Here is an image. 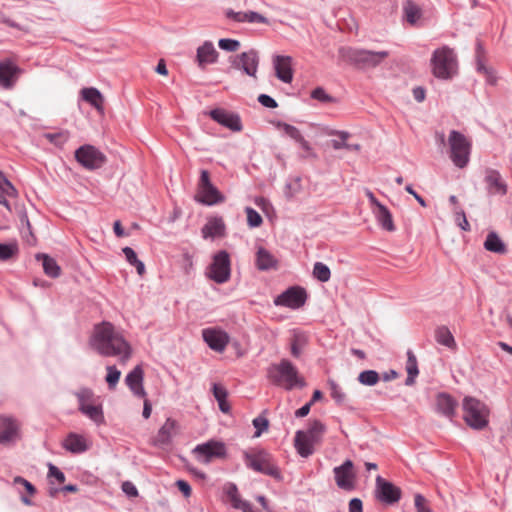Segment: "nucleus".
Segmentation results:
<instances>
[{"mask_svg":"<svg viewBox=\"0 0 512 512\" xmlns=\"http://www.w3.org/2000/svg\"><path fill=\"white\" fill-rule=\"evenodd\" d=\"M90 346L101 356L119 357L122 362H126L132 354L131 346L123 335L105 321L95 326Z\"/></svg>","mask_w":512,"mask_h":512,"instance_id":"1","label":"nucleus"},{"mask_svg":"<svg viewBox=\"0 0 512 512\" xmlns=\"http://www.w3.org/2000/svg\"><path fill=\"white\" fill-rule=\"evenodd\" d=\"M267 377L274 385L287 391L306 386V382L299 375L298 369L288 359H282L279 363L272 364L267 369Z\"/></svg>","mask_w":512,"mask_h":512,"instance_id":"2","label":"nucleus"},{"mask_svg":"<svg viewBox=\"0 0 512 512\" xmlns=\"http://www.w3.org/2000/svg\"><path fill=\"white\" fill-rule=\"evenodd\" d=\"M339 54L344 61L362 70L377 67L389 55L387 51L376 52L355 47H342Z\"/></svg>","mask_w":512,"mask_h":512,"instance_id":"3","label":"nucleus"},{"mask_svg":"<svg viewBox=\"0 0 512 512\" xmlns=\"http://www.w3.org/2000/svg\"><path fill=\"white\" fill-rule=\"evenodd\" d=\"M433 75L441 80L452 79L457 74V56L449 46H442L433 51L431 57Z\"/></svg>","mask_w":512,"mask_h":512,"instance_id":"4","label":"nucleus"},{"mask_svg":"<svg viewBox=\"0 0 512 512\" xmlns=\"http://www.w3.org/2000/svg\"><path fill=\"white\" fill-rule=\"evenodd\" d=\"M243 460L248 469L276 480L282 479L279 468L272 463V455L265 449L256 448L251 451H243Z\"/></svg>","mask_w":512,"mask_h":512,"instance_id":"5","label":"nucleus"},{"mask_svg":"<svg viewBox=\"0 0 512 512\" xmlns=\"http://www.w3.org/2000/svg\"><path fill=\"white\" fill-rule=\"evenodd\" d=\"M463 419L474 430H483L489 424V409L482 401L466 396L462 402Z\"/></svg>","mask_w":512,"mask_h":512,"instance_id":"6","label":"nucleus"},{"mask_svg":"<svg viewBox=\"0 0 512 512\" xmlns=\"http://www.w3.org/2000/svg\"><path fill=\"white\" fill-rule=\"evenodd\" d=\"M195 200L205 206H214L225 201V196L211 182L207 170H201Z\"/></svg>","mask_w":512,"mask_h":512,"instance_id":"7","label":"nucleus"},{"mask_svg":"<svg viewBox=\"0 0 512 512\" xmlns=\"http://www.w3.org/2000/svg\"><path fill=\"white\" fill-rule=\"evenodd\" d=\"M450 146V158L458 168L467 166L470 159V143L459 131L452 130L448 138Z\"/></svg>","mask_w":512,"mask_h":512,"instance_id":"8","label":"nucleus"},{"mask_svg":"<svg viewBox=\"0 0 512 512\" xmlns=\"http://www.w3.org/2000/svg\"><path fill=\"white\" fill-rule=\"evenodd\" d=\"M206 275L217 284L226 283L231 276V262L229 253L220 250L214 254L211 264L207 268Z\"/></svg>","mask_w":512,"mask_h":512,"instance_id":"9","label":"nucleus"},{"mask_svg":"<svg viewBox=\"0 0 512 512\" xmlns=\"http://www.w3.org/2000/svg\"><path fill=\"white\" fill-rule=\"evenodd\" d=\"M74 156L76 161L89 171L100 169L107 162L105 154L90 144H84L77 148Z\"/></svg>","mask_w":512,"mask_h":512,"instance_id":"10","label":"nucleus"},{"mask_svg":"<svg viewBox=\"0 0 512 512\" xmlns=\"http://www.w3.org/2000/svg\"><path fill=\"white\" fill-rule=\"evenodd\" d=\"M192 452L196 459L203 464H209L213 459H222L227 455L225 444L216 440L198 444Z\"/></svg>","mask_w":512,"mask_h":512,"instance_id":"11","label":"nucleus"},{"mask_svg":"<svg viewBox=\"0 0 512 512\" xmlns=\"http://www.w3.org/2000/svg\"><path fill=\"white\" fill-rule=\"evenodd\" d=\"M307 300V292L303 287L292 286L287 288L274 299L276 306H283L293 310L301 308Z\"/></svg>","mask_w":512,"mask_h":512,"instance_id":"12","label":"nucleus"},{"mask_svg":"<svg viewBox=\"0 0 512 512\" xmlns=\"http://www.w3.org/2000/svg\"><path fill=\"white\" fill-rule=\"evenodd\" d=\"M231 67L255 77L259 66V55L254 49L230 57Z\"/></svg>","mask_w":512,"mask_h":512,"instance_id":"13","label":"nucleus"},{"mask_svg":"<svg viewBox=\"0 0 512 512\" xmlns=\"http://www.w3.org/2000/svg\"><path fill=\"white\" fill-rule=\"evenodd\" d=\"M21 423L10 415H0V445H13L20 438Z\"/></svg>","mask_w":512,"mask_h":512,"instance_id":"14","label":"nucleus"},{"mask_svg":"<svg viewBox=\"0 0 512 512\" xmlns=\"http://www.w3.org/2000/svg\"><path fill=\"white\" fill-rule=\"evenodd\" d=\"M375 495L380 502L386 505H394L401 499L402 491L392 482L377 476Z\"/></svg>","mask_w":512,"mask_h":512,"instance_id":"15","label":"nucleus"},{"mask_svg":"<svg viewBox=\"0 0 512 512\" xmlns=\"http://www.w3.org/2000/svg\"><path fill=\"white\" fill-rule=\"evenodd\" d=\"M23 70L11 59L0 61V88L11 90L16 85Z\"/></svg>","mask_w":512,"mask_h":512,"instance_id":"16","label":"nucleus"},{"mask_svg":"<svg viewBox=\"0 0 512 512\" xmlns=\"http://www.w3.org/2000/svg\"><path fill=\"white\" fill-rule=\"evenodd\" d=\"M353 468L354 464L350 459H346L341 465L334 467L335 481L339 488L347 491L354 489L355 474Z\"/></svg>","mask_w":512,"mask_h":512,"instance_id":"17","label":"nucleus"},{"mask_svg":"<svg viewBox=\"0 0 512 512\" xmlns=\"http://www.w3.org/2000/svg\"><path fill=\"white\" fill-rule=\"evenodd\" d=\"M209 116L212 120L231 131L239 132L242 130L241 119L237 113L229 112L222 108H215L210 110Z\"/></svg>","mask_w":512,"mask_h":512,"instance_id":"18","label":"nucleus"},{"mask_svg":"<svg viewBox=\"0 0 512 512\" xmlns=\"http://www.w3.org/2000/svg\"><path fill=\"white\" fill-rule=\"evenodd\" d=\"M202 337L208 347L216 352H223L230 340L227 332L216 328L203 329Z\"/></svg>","mask_w":512,"mask_h":512,"instance_id":"19","label":"nucleus"},{"mask_svg":"<svg viewBox=\"0 0 512 512\" xmlns=\"http://www.w3.org/2000/svg\"><path fill=\"white\" fill-rule=\"evenodd\" d=\"M177 427L178 423L175 419L167 418L153 438V445L160 449L167 448L172 443V438L176 433Z\"/></svg>","mask_w":512,"mask_h":512,"instance_id":"20","label":"nucleus"},{"mask_svg":"<svg viewBox=\"0 0 512 512\" xmlns=\"http://www.w3.org/2000/svg\"><path fill=\"white\" fill-rule=\"evenodd\" d=\"M277 127L279 129H282L285 135L294 140L299 145V147L304 150L305 154L302 155V157L316 156L315 153L313 152L310 143L307 140H305L301 131L297 127L282 121H279L277 123Z\"/></svg>","mask_w":512,"mask_h":512,"instance_id":"21","label":"nucleus"},{"mask_svg":"<svg viewBox=\"0 0 512 512\" xmlns=\"http://www.w3.org/2000/svg\"><path fill=\"white\" fill-rule=\"evenodd\" d=\"M276 77L284 83L293 80L292 58L290 56L276 55L273 58Z\"/></svg>","mask_w":512,"mask_h":512,"instance_id":"22","label":"nucleus"},{"mask_svg":"<svg viewBox=\"0 0 512 512\" xmlns=\"http://www.w3.org/2000/svg\"><path fill=\"white\" fill-rule=\"evenodd\" d=\"M62 447L71 454H82L90 448V444L83 435L70 432L63 440Z\"/></svg>","mask_w":512,"mask_h":512,"instance_id":"23","label":"nucleus"},{"mask_svg":"<svg viewBox=\"0 0 512 512\" xmlns=\"http://www.w3.org/2000/svg\"><path fill=\"white\" fill-rule=\"evenodd\" d=\"M218 52L211 41H205L197 48L196 62L198 67L205 69L209 64H214L218 59Z\"/></svg>","mask_w":512,"mask_h":512,"instance_id":"24","label":"nucleus"},{"mask_svg":"<svg viewBox=\"0 0 512 512\" xmlns=\"http://www.w3.org/2000/svg\"><path fill=\"white\" fill-rule=\"evenodd\" d=\"M484 181L487 185L488 193L501 196L506 194L507 185L497 170L487 169Z\"/></svg>","mask_w":512,"mask_h":512,"instance_id":"25","label":"nucleus"},{"mask_svg":"<svg viewBox=\"0 0 512 512\" xmlns=\"http://www.w3.org/2000/svg\"><path fill=\"white\" fill-rule=\"evenodd\" d=\"M144 372L141 366L134 367L125 377V383L134 395L144 397L146 395L143 387Z\"/></svg>","mask_w":512,"mask_h":512,"instance_id":"26","label":"nucleus"},{"mask_svg":"<svg viewBox=\"0 0 512 512\" xmlns=\"http://www.w3.org/2000/svg\"><path fill=\"white\" fill-rule=\"evenodd\" d=\"M227 18L239 23L269 24L268 18L255 11L235 12L232 9L226 11Z\"/></svg>","mask_w":512,"mask_h":512,"instance_id":"27","label":"nucleus"},{"mask_svg":"<svg viewBox=\"0 0 512 512\" xmlns=\"http://www.w3.org/2000/svg\"><path fill=\"white\" fill-rule=\"evenodd\" d=\"M437 410L443 416L452 418L455 415V409L457 407L456 400L448 393L441 392L436 398Z\"/></svg>","mask_w":512,"mask_h":512,"instance_id":"28","label":"nucleus"},{"mask_svg":"<svg viewBox=\"0 0 512 512\" xmlns=\"http://www.w3.org/2000/svg\"><path fill=\"white\" fill-rule=\"evenodd\" d=\"M314 445L315 443L304 436L303 430H298L295 433L294 446L301 457L308 458L311 456L314 453Z\"/></svg>","mask_w":512,"mask_h":512,"instance_id":"29","label":"nucleus"},{"mask_svg":"<svg viewBox=\"0 0 512 512\" xmlns=\"http://www.w3.org/2000/svg\"><path fill=\"white\" fill-rule=\"evenodd\" d=\"M36 260L42 262L44 273L47 276L51 278H57L60 276L61 268L54 258L45 253H38L36 255Z\"/></svg>","mask_w":512,"mask_h":512,"instance_id":"30","label":"nucleus"},{"mask_svg":"<svg viewBox=\"0 0 512 512\" xmlns=\"http://www.w3.org/2000/svg\"><path fill=\"white\" fill-rule=\"evenodd\" d=\"M256 266L261 271H267L276 268L277 260L268 250L260 247L256 253Z\"/></svg>","mask_w":512,"mask_h":512,"instance_id":"31","label":"nucleus"},{"mask_svg":"<svg viewBox=\"0 0 512 512\" xmlns=\"http://www.w3.org/2000/svg\"><path fill=\"white\" fill-rule=\"evenodd\" d=\"M79 411L88 417L91 421H93L96 425H102L105 423L103 407L101 404L93 405L89 403L85 406L81 405Z\"/></svg>","mask_w":512,"mask_h":512,"instance_id":"32","label":"nucleus"},{"mask_svg":"<svg viewBox=\"0 0 512 512\" xmlns=\"http://www.w3.org/2000/svg\"><path fill=\"white\" fill-rule=\"evenodd\" d=\"M435 340L452 351L457 348L455 338L447 326H439L435 329Z\"/></svg>","mask_w":512,"mask_h":512,"instance_id":"33","label":"nucleus"},{"mask_svg":"<svg viewBox=\"0 0 512 512\" xmlns=\"http://www.w3.org/2000/svg\"><path fill=\"white\" fill-rule=\"evenodd\" d=\"M325 430L326 426L320 420L314 419L309 422L307 429L303 430V433L306 438L316 444L320 442Z\"/></svg>","mask_w":512,"mask_h":512,"instance_id":"34","label":"nucleus"},{"mask_svg":"<svg viewBox=\"0 0 512 512\" xmlns=\"http://www.w3.org/2000/svg\"><path fill=\"white\" fill-rule=\"evenodd\" d=\"M374 213L382 229L390 232L395 230L392 214L385 205H379V208Z\"/></svg>","mask_w":512,"mask_h":512,"instance_id":"35","label":"nucleus"},{"mask_svg":"<svg viewBox=\"0 0 512 512\" xmlns=\"http://www.w3.org/2000/svg\"><path fill=\"white\" fill-rule=\"evenodd\" d=\"M82 99L96 109H100L104 99L101 92L94 87L83 88L81 90Z\"/></svg>","mask_w":512,"mask_h":512,"instance_id":"36","label":"nucleus"},{"mask_svg":"<svg viewBox=\"0 0 512 512\" xmlns=\"http://www.w3.org/2000/svg\"><path fill=\"white\" fill-rule=\"evenodd\" d=\"M212 392L214 398L218 402L220 411L223 413H228L230 411V405L227 401V389L221 384L214 383L212 386Z\"/></svg>","mask_w":512,"mask_h":512,"instance_id":"37","label":"nucleus"},{"mask_svg":"<svg viewBox=\"0 0 512 512\" xmlns=\"http://www.w3.org/2000/svg\"><path fill=\"white\" fill-rule=\"evenodd\" d=\"M484 248L490 252L503 254L506 252V246L494 231L489 232L484 242Z\"/></svg>","mask_w":512,"mask_h":512,"instance_id":"38","label":"nucleus"},{"mask_svg":"<svg viewBox=\"0 0 512 512\" xmlns=\"http://www.w3.org/2000/svg\"><path fill=\"white\" fill-rule=\"evenodd\" d=\"M223 230V220L221 218H214L204 225V227L202 228V234L204 238H214L216 236L222 235Z\"/></svg>","mask_w":512,"mask_h":512,"instance_id":"39","label":"nucleus"},{"mask_svg":"<svg viewBox=\"0 0 512 512\" xmlns=\"http://www.w3.org/2000/svg\"><path fill=\"white\" fill-rule=\"evenodd\" d=\"M403 12L407 22L411 25L416 24L422 16L420 7L411 0L403 3Z\"/></svg>","mask_w":512,"mask_h":512,"instance_id":"40","label":"nucleus"},{"mask_svg":"<svg viewBox=\"0 0 512 512\" xmlns=\"http://www.w3.org/2000/svg\"><path fill=\"white\" fill-rule=\"evenodd\" d=\"M44 138L56 147L62 148L70 138V132L66 129L57 132H49L44 134Z\"/></svg>","mask_w":512,"mask_h":512,"instance_id":"41","label":"nucleus"},{"mask_svg":"<svg viewBox=\"0 0 512 512\" xmlns=\"http://www.w3.org/2000/svg\"><path fill=\"white\" fill-rule=\"evenodd\" d=\"M313 277L322 283L328 282L331 277L330 268L322 262H316L313 267Z\"/></svg>","mask_w":512,"mask_h":512,"instance_id":"42","label":"nucleus"},{"mask_svg":"<svg viewBox=\"0 0 512 512\" xmlns=\"http://www.w3.org/2000/svg\"><path fill=\"white\" fill-rule=\"evenodd\" d=\"M358 381L365 386H374L380 380V375L376 370H364L359 373Z\"/></svg>","mask_w":512,"mask_h":512,"instance_id":"43","label":"nucleus"},{"mask_svg":"<svg viewBox=\"0 0 512 512\" xmlns=\"http://www.w3.org/2000/svg\"><path fill=\"white\" fill-rule=\"evenodd\" d=\"M225 493L227 497L231 500L232 507L238 509L241 506V503H244L246 500L241 499L237 485L234 483H228L225 488Z\"/></svg>","mask_w":512,"mask_h":512,"instance_id":"44","label":"nucleus"},{"mask_svg":"<svg viewBox=\"0 0 512 512\" xmlns=\"http://www.w3.org/2000/svg\"><path fill=\"white\" fill-rule=\"evenodd\" d=\"M16 242L0 243V261H7L18 253Z\"/></svg>","mask_w":512,"mask_h":512,"instance_id":"45","label":"nucleus"},{"mask_svg":"<svg viewBox=\"0 0 512 512\" xmlns=\"http://www.w3.org/2000/svg\"><path fill=\"white\" fill-rule=\"evenodd\" d=\"M107 374L105 377V381L109 387L110 390H113L120 379L121 371L117 369L115 365H109L106 367Z\"/></svg>","mask_w":512,"mask_h":512,"instance_id":"46","label":"nucleus"},{"mask_svg":"<svg viewBox=\"0 0 512 512\" xmlns=\"http://www.w3.org/2000/svg\"><path fill=\"white\" fill-rule=\"evenodd\" d=\"M328 385L333 400L339 405L343 404L346 400V394L343 392L342 388L332 379L328 380Z\"/></svg>","mask_w":512,"mask_h":512,"instance_id":"47","label":"nucleus"},{"mask_svg":"<svg viewBox=\"0 0 512 512\" xmlns=\"http://www.w3.org/2000/svg\"><path fill=\"white\" fill-rule=\"evenodd\" d=\"M75 396L78 401V409L81 407V405L85 406L90 403V401L94 397V392L92 389L88 387H82L77 392H75Z\"/></svg>","mask_w":512,"mask_h":512,"instance_id":"48","label":"nucleus"},{"mask_svg":"<svg viewBox=\"0 0 512 512\" xmlns=\"http://www.w3.org/2000/svg\"><path fill=\"white\" fill-rule=\"evenodd\" d=\"M0 190L4 195L9 197H15L17 195L16 188L2 171H0Z\"/></svg>","mask_w":512,"mask_h":512,"instance_id":"49","label":"nucleus"},{"mask_svg":"<svg viewBox=\"0 0 512 512\" xmlns=\"http://www.w3.org/2000/svg\"><path fill=\"white\" fill-rule=\"evenodd\" d=\"M307 339L303 335H295L291 340V354L298 358L301 355L302 348L306 345Z\"/></svg>","mask_w":512,"mask_h":512,"instance_id":"50","label":"nucleus"},{"mask_svg":"<svg viewBox=\"0 0 512 512\" xmlns=\"http://www.w3.org/2000/svg\"><path fill=\"white\" fill-rule=\"evenodd\" d=\"M245 211L247 214V223L249 227L257 228L262 224V216L254 208L246 207Z\"/></svg>","mask_w":512,"mask_h":512,"instance_id":"51","label":"nucleus"},{"mask_svg":"<svg viewBox=\"0 0 512 512\" xmlns=\"http://www.w3.org/2000/svg\"><path fill=\"white\" fill-rule=\"evenodd\" d=\"M48 478L50 484H53L52 479H55L59 484H62L66 480L65 474L54 464H48Z\"/></svg>","mask_w":512,"mask_h":512,"instance_id":"52","label":"nucleus"},{"mask_svg":"<svg viewBox=\"0 0 512 512\" xmlns=\"http://www.w3.org/2000/svg\"><path fill=\"white\" fill-rule=\"evenodd\" d=\"M252 424L255 428V437H259L264 431L268 429L269 421L266 417L258 416L253 419Z\"/></svg>","mask_w":512,"mask_h":512,"instance_id":"53","label":"nucleus"},{"mask_svg":"<svg viewBox=\"0 0 512 512\" xmlns=\"http://www.w3.org/2000/svg\"><path fill=\"white\" fill-rule=\"evenodd\" d=\"M218 46L224 51L234 52L240 47V42L236 39L222 38L219 40Z\"/></svg>","mask_w":512,"mask_h":512,"instance_id":"54","label":"nucleus"},{"mask_svg":"<svg viewBox=\"0 0 512 512\" xmlns=\"http://www.w3.org/2000/svg\"><path fill=\"white\" fill-rule=\"evenodd\" d=\"M406 370H407V374H409V375H418L419 374L417 358L411 350L407 351Z\"/></svg>","mask_w":512,"mask_h":512,"instance_id":"55","label":"nucleus"},{"mask_svg":"<svg viewBox=\"0 0 512 512\" xmlns=\"http://www.w3.org/2000/svg\"><path fill=\"white\" fill-rule=\"evenodd\" d=\"M455 221L463 231L470 230V224L466 218V214L463 209L454 208Z\"/></svg>","mask_w":512,"mask_h":512,"instance_id":"56","label":"nucleus"},{"mask_svg":"<svg viewBox=\"0 0 512 512\" xmlns=\"http://www.w3.org/2000/svg\"><path fill=\"white\" fill-rule=\"evenodd\" d=\"M335 134L339 136L340 140L333 139L331 141V145H332L333 149H335V150L346 149L347 139L350 136L349 132L336 131Z\"/></svg>","mask_w":512,"mask_h":512,"instance_id":"57","label":"nucleus"},{"mask_svg":"<svg viewBox=\"0 0 512 512\" xmlns=\"http://www.w3.org/2000/svg\"><path fill=\"white\" fill-rule=\"evenodd\" d=\"M414 505L417 512H432L427 503V499L422 494H416L414 497Z\"/></svg>","mask_w":512,"mask_h":512,"instance_id":"58","label":"nucleus"},{"mask_svg":"<svg viewBox=\"0 0 512 512\" xmlns=\"http://www.w3.org/2000/svg\"><path fill=\"white\" fill-rule=\"evenodd\" d=\"M13 484L15 486H22L29 495H34L36 493L35 486L31 482H29L28 480H26L25 478H23L21 476H16L13 479Z\"/></svg>","mask_w":512,"mask_h":512,"instance_id":"59","label":"nucleus"},{"mask_svg":"<svg viewBox=\"0 0 512 512\" xmlns=\"http://www.w3.org/2000/svg\"><path fill=\"white\" fill-rule=\"evenodd\" d=\"M311 98L318 100L322 103H328L333 100V98L326 93V91L322 87H316L311 92Z\"/></svg>","mask_w":512,"mask_h":512,"instance_id":"60","label":"nucleus"},{"mask_svg":"<svg viewBox=\"0 0 512 512\" xmlns=\"http://www.w3.org/2000/svg\"><path fill=\"white\" fill-rule=\"evenodd\" d=\"M121 489L129 498H135L139 495L137 487L131 481H124Z\"/></svg>","mask_w":512,"mask_h":512,"instance_id":"61","label":"nucleus"},{"mask_svg":"<svg viewBox=\"0 0 512 512\" xmlns=\"http://www.w3.org/2000/svg\"><path fill=\"white\" fill-rule=\"evenodd\" d=\"M258 102L266 108L274 109L278 107L277 101L268 94H260L258 96Z\"/></svg>","mask_w":512,"mask_h":512,"instance_id":"62","label":"nucleus"},{"mask_svg":"<svg viewBox=\"0 0 512 512\" xmlns=\"http://www.w3.org/2000/svg\"><path fill=\"white\" fill-rule=\"evenodd\" d=\"M122 252L126 258V261L132 266L137 260H138V257H137V254L136 252L131 248V247H124L122 249Z\"/></svg>","mask_w":512,"mask_h":512,"instance_id":"63","label":"nucleus"},{"mask_svg":"<svg viewBox=\"0 0 512 512\" xmlns=\"http://www.w3.org/2000/svg\"><path fill=\"white\" fill-rule=\"evenodd\" d=\"M349 512H363V503L359 498H352L349 501Z\"/></svg>","mask_w":512,"mask_h":512,"instance_id":"64","label":"nucleus"}]
</instances>
